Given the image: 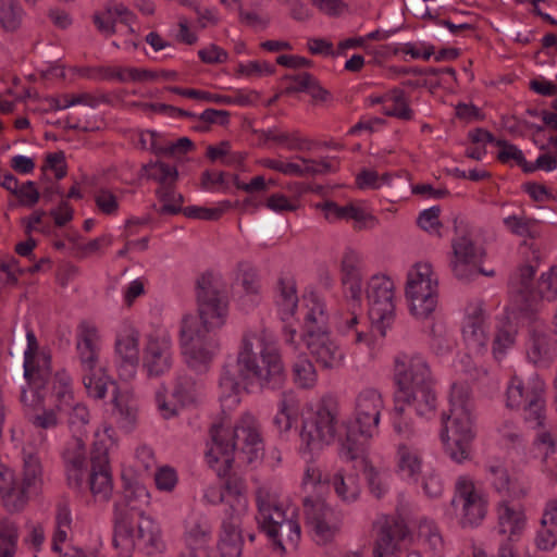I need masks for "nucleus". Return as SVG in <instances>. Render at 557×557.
<instances>
[{"instance_id": "obj_1", "label": "nucleus", "mask_w": 557, "mask_h": 557, "mask_svg": "<svg viewBox=\"0 0 557 557\" xmlns=\"http://www.w3.org/2000/svg\"><path fill=\"white\" fill-rule=\"evenodd\" d=\"M284 380L285 367L274 334L267 329L245 332L235 363L226 364L220 377L223 411L239 404L242 383L274 389L281 387Z\"/></svg>"}, {"instance_id": "obj_2", "label": "nucleus", "mask_w": 557, "mask_h": 557, "mask_svg": "<svg viewBox=\"0 0 557 557\" xmlns=\"http://www.w3.org/2000/svg\"><path fill=\"white\" fill-rule=\"evenodd\" d=\"M199 319L193 314L183 317L180 327V345L187 367L206 373L220 352V342L214 330L225 324L228 299L223 281L213 274H203L197 283Z\"/></svg>"}, {"instance_id": "obj_3", "label": "nucleus", "mask_w": 557, "mask_h": 557, "mask_svg": "<svg viewBox=\"0 0 557 557\" xmlns=\"http://www.w3.org/2000/svg\"><path fill=\"white\" fill-rule=\"evenodd\" d=\"M206 458L219 475H226L234 461V455L245 462L255 463L262 459L264 442L257 418L245 412L233 426L222 419L214 422L209 431Z\"/></svg>"}, {"instance_id": "obj_4", "label": "nucleus", "mask_w": 557, "mask_h": 557, "mask_svg": "<svg viewBox=\"0 0 557 557\" xmlns=\"http://www.w3.org/2000/svg\"><path fill=\"white\" fill-rule=\"evenodd\" d=\"M441 440L445 453L455 462L461 463L470 458L474 431V404L470 386L454 383L449 394V414L442 417Z\"/></svg>"}, {"instance_id": "obj_5", "label": "nucleus", "mask_w": 557, "mask_h": 557, "mask_svg": "<svg viewBox=\"0 0 557 557\" xmlns=\"http://www.w3.org/2000/svg\"><path fill=\"white\" fill-rule=\"evenodd\" d=\"M384 400L375 388H363L355 399V421L342 425L345 438H341L339 457L346 462L366 463L367 442L379 433Z\"/></svg>"}, {"instance_id": "obj_6", "label": "nucleus", "mask_w": 557, "mask_h": 557, "mask_svg": "<svg viewBox=\"0 0 557 557\" xmlns=\"http://www.w3.org/2000/svg\"><path fill=\"white\" fill-rule=\"evenodd\" d=\"M101 348L102 336L98 326L94 322L82 321L75 332V351L83 384L95 399L106 396L110 383V377L100 366Z\"/></svg>"}, {"instance_id": "obj_7", "label": "nucleus", "mask_w": 557, "mask_h": 557, "mask_svg": "<svg viewBox=\"0 0 557 557\" xmlns=\"http://www.w3.org/2000/svg\"><path fill=\"white\" fill-rule=\"evenodd\" d=\"M23 460V470L18 478L0 462V495L4 506L12 512L23 510L44 484L39 458L33 454H24Z\"/></svg>"}, {"instance_id": "obj_8", "label": "nucleus", "mask_w": 557, "mask_h": 557, "mask_svg": "<svg viewBox=\"0 0 557 557\" xmlns=\"http://www.w3.org/2000/svg\"><path fill=\"white\" fill-rule=\"evenodd\" d=\"M113 544L126 555L135 549L156 554L163 548L160 525L149 516L132 519L127 512L120 511L114 520Z\"/></svg>"}, {"instance_id": "obj_9", "label": "nucleus", "mask_w": 557, "mask_h": 557, "mask_svg": "<svg viewBox=\"0 0 557 557\" xmlns=\"http://www.w3.org/2000/svg\"><path fill=\"white\" fill-rule=\"evenodd\" d=\"M545 383L539 375L527 381L513 375L506 388V406L510 409L522 410L524 421L531 426H543L546 421Z\"/></svg>"}, {"instance_id": "obj_10", "label": "nucleus", "mask_w": 557, "mask_h": 557, "mask_svg": "<svg viewBox=\"0 0 557 557\" xmlns=\"http://www.w3.org/2000/svg\"><path fill=\"white\" fill-rule=\"evenodd\" d=\"M27 348L24 351V377L27 385L22 388L20 400L26 407L42 405L45 387L51 379L50 356L40 351L33 331L26 333Z\"/></svg>"}, {"instance_id": "obj_11", "label": "nucleus", "mask_w": 557, "mask_h": 557, "mask_svg": "<svg viewBox=\"0 0 557 557\" xmlns=\"http://www.w3.org/2000/svg\"><path fill=\"white\" fill-rule=\"evenodd\" d=\"M438 278L428 262L416 263L407 274L406 297L412 315L428 318L436 308Z\"/></svg>"}, {"instance_id": "obj_12", "label": "nucleus", "mask_w": 557, "mask_h": 557, "mask_svg": "<svg viewBox=\"0 0 557 557\" xmlns=\"http://www.w3.org/2000/svg\"><path fill=\"white\" fill-rule=\"evenodd\" d=\"M336 438L341 444V438H345V433L343 434L338 430V414L335 409L320 406L304 420L300 431L302 451L318 455Z\"/></svg>"}, {"instance_id": "obj_13", "label": "nucleus", "mask_w": 557, "mask_h": 557, "mask_svg": "<svg viewBox=\"0 0 557 557\" xmlns=\"http://www.w3.org/2000/svg\"><path fill=\"white\" fill-rule=\"evenodd\" d=\"M302 485L306 490L319 492L331 485L336 496L346 504L355 503L360 497L361 486L359 475L348 468H338L330 479H323L322 471L309 463L305 470Z\"/></svg>"}, {"instance_id": "obj_14", "label": "nucleus", "mask_w": 557, "mask_h": 557, "mask_svg": "<svg viewBox=\"0 0 557 557\" xmlns=\"http://www.w3.org/2000/svg\"><path fill=\"white\" fill-rule=\"evenodd\" d=\"M95 437L89 487L95 497L108 500L112 493L108 453L114 445V430L104 425L102 431L97 430L95 432Z\"/></svg>"}, {"instance_id": "obj_15", "label": "nucleus", "mask_w": 557, "mask_h": 557, "mask_svg": "<svg viewBox=\"0 0 557 557\" xmlns=\"http://www.w3.org/2000/svg\"><path fill=\"white\" fill-rule=\"evenodd\" d=\"M451 506L462 528H475L485 519L487 499L472 479L462 475L456 480Z\"/></svg>"}, {"instance_id": "obj_16", "label": "nucleus", "mask_w": 557, "mask_h": 557, "mask_svg": "<svg viewBox=\"0 0 557 557\" xmlns=\"http://www.w3.org/2000/svg\"><path fill=\"white\" fill-rule=\"evenodd\" d=\"M394 282L382 274L373 275L367 284L366 295L369 304V317L381 336L385 335L386 327L394 320Z\"/></svg>"}, {"instance_id": "obj_17", "label": "nucleus", "mask_w": 557, "mask_h": 557, "mask_svg": "<svg viewBox=\"0 0 557 557\" xmlns=\"http://www.w3.org/2000/svg\"><path fill=\"white\" fill-rule=\"evenodd\" d=\"M257 522L268 534H275V529L292 517H297L296 508L280 499L276 488L269 484L256 491Z\"/></svg>"}, {"instance_id": "obj_18", "label": "nucleus", "mask_w": 557, "mask_h": 557, "mask_svg": "<svg viewBox=\"0 0 557 557\" xmlns=\"http://www.w3.org/2000/svg\"><path fill=\"white\" fill-rule=\"evenodd\" d=\"M453 253L449 267L454 276L462 282L474 280L479 274L494 275V271L485 272L481 269L484 258L483 249L469 236H457L451 243Z\"/></svg>"}, {"instance_id": "obj_19", "label": "nucleus", "mask_w": 557, "mask_h": 557, "mask_svg": "<svg viewBox=\"0 0 557 557\" xmlns=\"http://www.w3.org/2000/svg\"><path fill=\"white\" fill-rule=\"evenodd\" d=\"M141 364L149 377H158L170 371L173 366V345L169 332L156 330L146 336Z\"/></svg>"}, {"instance_id": "obj_20", "label": "nucleus", "mask_w": 557, "mask_h": 557, "mask_svg": "<svg viewBox=\"0 0 557 557\" xmlns=\"http://www.w3.org/2000/svg\"><path fill=\"white\" fill-rule=\"evenodd\" d=\"M306 523L313 532L317 542L327 543L339 531V516L323 499L306 497L304 499Z\"/></svg>"}, {"instance_id": "obj_21", "label": "nucleus", "mask_w": 557, "mask_h": 557, "mask_svg": "<svg viewBox=\"0 0 557 557\" xmlns=\"http://www.w3.org/2000/svg\"><path fill=\"white\" fill-rule=\"evenodd\" d=\"M376 539L373 557H400V544L409 535L404 519L394 516H381L376 519Z\"/></svg>"}, {"instance_id": "obj_22", "label": "nucleus", "mask_w": 557, "mask_h": 557, "mask_svg": "<svg viewBox=\"0 0 557 557\" xmlns=\"http://www.w3.org/2000/svg\"><path fill=\"white\" fill-rule=\"evenodd\" d=\"M461 333L470 351L476 355L486 351L488 342L487 314L482 300H472L466 306Z\"/></svg>"}, {"instance_id": "obj_23", "label": "nucleus", "mask_w": 557, "mask_h": 557, "mask_svg": "<svg viewBox=\"0 0 557 557\" xmlns=\"http://www.w3.org/2000/svg\"><path fill=\"white\" fill-rule=\"evenodd\" d=\"M213 537V525L202 512H191L184 521V550L180 557H200L210 548Z\"/></svg>"}, {"instance_id": "obj_24", "label": "nucleus", "mask_w": 557, "mask_h": 557, "mask_svg": "<svg viewBox=\"0 0 557 557\" xmlns=\"http://www.w3.org/2000/svg\"><path fill=\"white\" fill-rule=\"evenodd\" d=\"M393 374L398 388L433 379L428 361L416 351L397 352L394 357Z\"/></svg>"}, {"instance_id": "obj_25", "label": "nucleus", "mask_w": 557, "mask_h": 557, "mask_svg": "<svg viewBox=\"0 0 557 557\" xmlns=\"http://www.w3.org/2000/svg\"><path fill=\"white\" fill-rule=\"evenodd\" d=\"M301 338L306 343L310 355L321 368L335 370L343 366L345 352L331 336L330 329L311 333Z\"/></svg>"}, {"instance_id": "obj_26", "label": "nucleus", "mask_w": 557, "mask_h": 557, "mask_svg": "<svg viewBox=\"0 0 557 557\" xmlns=\"http://www.w3.org/2000/svg\"><path fill=\"white\" fill-rule=\"evenodd\" d=\"M527 360L539 369H548L557 359V343L540 324L529 329L525 342Z\"/></svg>"}, {"instance_id": "obj_27", "label": "nucleus", "mask_w": 557, "mask_h": 557, "mask_svg": "<svg viewBox=\"0 0 557 557\" xmlns=\"http://www.w3.org/2000/svg\"><path fill=\"white\" fill-rule=\"evenodd\" d=\"M396 404L412 408L419 417L431 418L436 408L433 379L417 385L399 387L396 393Z\"/></svg>"}, {"instance_id": "obj_28", "label": "nucleus", "mask_w": 557, "mask_h": 557, "mask_svg": "<svg viewBox=\"0 0 557 557\" xmlns=\"http://www.w3.org/2000/svg\"><path fill=\"white\" fill-rule=\"evenodd\" d=\"M138 345L139 332L133 326H125L116 336L117 371L123 380L127 381L136 375L139 363Z\"/></svg>"}, {"instance_id": "obj_29", "label": "nucleus", "mask_w": 557, "mask_h": 557, "mask_svg": "<svg viewBox=\"0 0 557 557\" xmlns=\"http://www.w3.org/2000/svg\"><path fill=\"white\" fill-rule=\"evenodd\" d=\"M528 519L522 506L513 505L504 499L496 506V525L497 534L504 536L502 541L517 543L525 528Z\"/></svg>"}, {"instance_id": "obj_30", "label": "nucleus", "mask_w": 557, "mask_h": 557, "mask_svg": "<svg viewBox=\"0 0 557 557\" xmlns=\"http://www.w3.org/2000/svg\"><path fill=\"white\" fill-rule=\"evenodd\" d=\"M297 311L299 319L302 321L301 337L330 329L326 305L315 293L304 295Z\"/></svg>"}, {"instance_id": "obj_31", "label": "nucleus", "mask_w": 557, "mask_h": 557, "mask_svg": "<svg viewBox=\"0 0 557 557\" xmlns=\"http://www.w3.org/2000/svg\"><path fill=\"white\" fill-rule=\"evenodd\" d=\"M85 437L73 435L62 450V459L69 485L81 487L87 470Z\"/></svg>"}, {"instance_id": "obj_32", "label": "nucleus", "mask_w": 557, "mask_h": 557, "mask_svg": "<svg viewBox=\"0 0 557 557\" xmlns=\"http://www.w3.org/2000/svg\"><path fill=\"white\" fill-rule=\"evenodd\" d=\"M242 515L225 511L222 519L216 550L224 557H240L243 553Z\"/></svg>"}, {"instance_id": "obj_33", "label": "nucleus", "mask_w": 557, "mask_h": 557, "mask_svg": "<svg viewBox=\"0 0 557 557\" xmlns=\"http://www.w3.org/2000/svg\"><path fill=\"white\" fill-rule=\"evenodd\" d=\"M274 301L283 321L289 320L298 309V294L295 278L289 274H282L274 285Z\"/></svg>"}, {"instance_id": "obj_34", "label": "nucleus", "mask_w": 557, "mask_h": 557, "mask_svg": "<svg viewBox=\"0 0 557 557\" xmlns=\"http://www.w3.org/2000/svg\"><path fill=\"white\" fill-rule=\"evenodd\" d=\"M150 504V493L140 483H132L125 487L123 502L115 505L114 520L120 511L127 512L132 519L146 516L145 509Z\"/></svg>"}, {"instance_id": "obj_35", "label": "nucleus", "mask_w": 557, "mask_h": 557, "mask_svg": "<svg viewBox=\"0 0 557 557\" xmlns=\"http://www.w3.org/2000/svg\"><path fill=\"white\" fill-rule=\"evenodd\" d=\"M113 404L120 428L127 432L134 430L138 421L139 406L133 391L128 388L116 391Z\"/></svg>"}, {"instance_id": "obj_36", "label": "nucleus", "mask_w": 557, "mask_h": 557, "mask_svg": "<svg viewBox=\"0 0 557 557\" xmlns=\"http://www.w3.org/2000/svg\"><path fill=\"white\" fill-rule=\"evenodd\" d=\"M300 414L299 399L293 392L283 393L277 404V412L273 424L277 432L283 434L292 430Z\"/></svg>"}, {"instance_id": "obj_37", "label": "nucleus", "mask_w": 557, "mask_h": 557, "mask_svg": "<svg viewBox=\"0 0 557 557\" xmlns=\"http://www.w3.org/2000/svg\"><path fill=\"white\" fill-rule=\"evenodd\" d=\"M422 455L420 450L408 444H399L396 451L398 473L406 480L418 482L422 470Z\"/></svg>"}, {"instance_id": "obj_38", "label": "nucleus", "mask_w": 557, "mask_h": 557, "mask_svg": "<svg viewBox=\"0 0 557 557\" xmlns=\"http://www.w3.org/2000/svg\"><path fill=\"white\" fill-rule=\"evenodd\" d=\"M542 530L539 532L535 543L537 548L549 550L557 545V499L546 504L542 520Z\"/></svg>"}, {"instance_id": "obj_39", "label": "nucleus", "mask_w": 557, "mask_h": 557, "mask_svg": "<svg viewBox=\"0 0 557 557\" xmlns=\"http://www.w3.org/2000/svg\"><path fill=\"white\" fill-rule=\"evenodd\" d=\"M382 102L383 113L404 121L413 119V111L409 107L408 98L400 89H393L377 98Z\"/></svg>"}, {"instance_id": "obj_40", "label": "nucleus", "mask_w": 557, "mask_h": 557, "mask_svg": "<svg viewBox=\"0 0 557 557\" xmlns=\"http://www.w3.org/2000/svg\"><path fill=\"white\" fill-rule=\"evenodd\" d=\"M264 136L267 140L274 141L292 151H311L317 145L314 140L304 136L299 131L268 129Z\"/></svg>"}, {"instance_id": "obj_41", "label": "nucleus", "mask_w": 557, "mask_h": 557, "mask_svg": "<svg viewBox=\"0 0 557 557\" xmlns=\"http://www.w3.org/2000/svg\"><path fill=\"white\" fill-rule=\"evenodd\" d=\"M517 334V326L511 321L508 319L498 321L492 347L496 359H502L515 346Z\"/></svg>"}, {"instance_id": "obj_42", "label": "nucleus", "mask_w": 557, "mask_h": 557, "mask_svg": "<svg viewBox=\"0 0 557 557\" xmlns=\"http://www.w3.org/2000/svg\"><path fill=\"white\" fill-rule=\"evenodd\" d=\"M46 395H47V386L45 387L44 399L46 398ZM23 406L27 412L29 422L36 429L53 430L61 422V419L59 417V412L61 410H58L54 405L52 408L46 409L45 400L42 401V405L38 408H29V407H26L24 404H23Z\"/></svg>"}, {"instance_id": "obj_43", "label": "nucleus", "mask_w": 557, "mask_h": 557, "mask_svg": "<svg viewBox=\"0 0 557 557\" xmlns=\"http://www.w3.org/2000/svg\"><path fill=\"white\" fill-rule=\"evenodd\" d=\"M535 269L532 265H523L510 277V288L520 295L525 302L535 301V294L532 288V280Z\"/></svg>"}, {"instance_id": "obj_44", "label": "nucleus", "mask_w": 557, "mask_h": 557, "mask_svg": "<svg viewBox=\"0 0 557 557\" xmlns=\"http://www.w3.org/2000/svg\"><path fill=\"white\" fill-rule=\"evenodd\" d=\"M72 527V513L66 502H60L55 511V531L52 537V549L61 553V544L66 542Z\"/></svg>"}, {"instance_id": "obj_45", "label": "nucleus", "mask_w": 557, "mask_h": 557, "mask_svg": "<svg viewBox=\"0 0 557 557\" xmlns=\"http://www.w3.org/2000/svg\"><path fill=\"white\" fill-rule=\"evenodd\" d=\"M296 518L297 517H292L282 525H278L275 529V534H268L282 552L286 549L285 545H288L290 548H296L300 540V525Z\"/></svg>"}, {"instance_id": "obj_46", "label": "nucleus", "mask_w": 557, "mask_h": 557, "mask_svg": "<svg viewBox=\"0 0 557 557\" xmlns=\"http://www.w3.org/2000/svg\"><path fill=\"white\" fill-rule=\"evenodd\" d=\"M236 284L242 287L246 296L256 301L261 290L260 277L257 270L249 263H239Z\"/></svg>"}, {"instance_id": "obj_47", "label": "nucleus", "mask_w": 557, "mask_h": 557, "mask_svg": "<svg viewBox=\"0 0 557 557\" xmlns=\"http://www.w3.org/2000/svg\"><path fill=\"white\" fill-rule=\"evenodd\" d=\"M202 385L189 376H181L174 386L172 397L181 406L195 404L201 396Z\"/></svg>"}, {"instance_id": "obj_48", "label": "nucleus", "mask_w": 557, "mask_h": 557, "mask_svg": "<svg viewBox=\"0 0 557 557\" xmlns=\"http://www.w3.org/2000/svg\"><path fill=\"white\" fill-rule=\"evenodd\" d=\"M52 396L58 410H64L73 403L71 377L65 371L57 372L53 377Z\"/></svg>"}, {"instance_id": "obj_49", "label": "nucleus", "mask_w": 557, "mask_h": 557, "mask_svg": "<svg viewBox=\"0 0 557 557\" xmlns=\"http://www.w3.org/2000/svg\"><path fill=\"white\" fill-rule=\"evenodd\" d=\"M294 382L301 388H312L318 381L313 363L305 356L298 357L293 364Z\"/></svg>"}, {"instance_id": "obj_50", "label": "nucleus", "mask_w": 557, "mask_h": 557, "mask_svg": "<svg viewBox=\"0 0 557 557\" xmlns=\"http://www.w3.org/2000/svg\"><path fill=\"white\" fill-rule=\"evenodd\" d=\"M543 426H536L539 429L533 440V455L535 458H540L542 461L547 462L548 458L556 451V436Z\"/></svg>"}, {"instance_id": "obj_51", "label": "nucleus", "mask_w": 557, "mask_h": 557, "mask_svg": "<svg viewBox=\"0 0 557 557\" xmlns=\"http://www.w3.org/2000/svg\"><path fill=\"white\" fill-rule=\"evenodd\" d=\"M24 11L15 0H0V25L8 32L17 29Z\"/></svg>"}, {"instance_id": "obj_52", "label": "nucleus", "mask_w": 557, "mask_h": 557, "mask_svg": "<svg viewBox=\"0 0 557 557\" xmlns=\"http://www.w3.org/2000/svg\"><path fill=\"white\" fill-rule=\"evenodd\" d=\"M70 411L67 413L69 428L73 435L85 437L87 434L86 426L90 421V412L86 405L82 403H72L67 406Z\"/></svg>"}, {"instance_id": "obj_53", "label": "nucleus", "mask_w": 557, "mask_h": 557, "mask_svg": "<svg viewBox=\"0 0 557 557\" xmlns=\"http://www.w3.org/2000/svg\"><path fill=\"white\" fill-rule=\"evenodd\" d=\"M226 493L231 496L235 497V505H231V507L226 510L228 512H239L243 515L248 507V502L245 496L246 494V483L245 481L236 475L228 476L225 482Z\"/></svg>"}, {"instance_id": "obj_54", "label": "nucleus", "mask_w": 557, "mask_h": 557, "mask_svg": "<svg viewBox=\"0 0 557 557\" xmlns=\"http://www.w3.org/2000/svg\"><path fill=\"white\" fill-rule=\"evenodd\" d=\"M505 226L515 235L535 238L539 236V223L533 219L509 215L504 219Z\"/></svg>"}, {"instance_id": "obj_55", "label": "nucleus", "mask_w": 557, "mask_h": 557, "mask_svg": "<svg viewBox=\"0 0 557 557\" xmlns=\"http://www.w3.org/2000/svg\"><path fill=\"white\" fill-rule=\"evenodd\" d=\"M17 539L16 524L10 520L0 521V557H14Z\"/></svg>"}, {"instance_id": "obj_56", "label": "nucleus", "mask_w": 557, "mask_h": 557, "mask_svg": "<svg viewBox=\"0 0 557 557\" xmlns=\"http://www.w3.org/2000/svg\"><path fill=\"white\" fill-rule=\"evenodd\" d=\"M147 176L160 184V187L174 185L178 173L175 166L164 162H154L145 166Z\"/></svg>"}, {"instance_id": "obj_57", "label": "nucleus", "mask_w": 557, "mask_h": 557, "mask_svg": "<svg viewBox=\"0 0 557 557\" xmlns=\"http://www.w3.org/2000/svg\"><path fill=\"white\" fill-rule=\"evenodd\" d=\"M347 221H354L356 230H372L379 225V220L367 209L356 203L347 205Z\"/></svg>"}, {"instance_id": "obj_58", "label": "nucleus", "mask_w": 557, "mask_h": 557, "mask_svg": "<svg viewBox=\"0 0 557 557\" xmlns=\"http://www.w3.org/2000/svg\"><path fill=\"white\" fill-rule=\"evenodd\" d=\"M535 300L545 299L552 301L557 296V267L550 268L547 272L543 273L537 282L536 289L534 290Z\"/></svg>"}, {"instance_id": "obj_59", "label": "nucleus", "mask_w": 557, "mask_h": 557, "mask_svg": "<svg viewBox=\"0 0 557 557\" xmlns=\"http://www.w3.org/2000/svg\"><path fill=\"white\" fill-rule=\"evenodd\" d=\"M154 401L160 416L163 419H171L178 414L180 409L183 407L175 398L168 395V389L160 386L154 394Z\"/></svg>"}, {"instance_id": "obj_60", "label": "nucleus", "mask_w": 557, "mask_h": 557, "mask_svg": "<svg viewBox=\"0 0 557 557\" xmlns=\"http://www.w3.org/2000/svg\"><path fill=\"white\" fill-rule=\"evenodd\" d=\"M157 195L160 201L163 203L160 208V212L163 214H176L182 209L183 196L177 194L173 187H159Z\"/></svg>"}, {"instance_id": "obj_61", "label": "nucleus", "mask_w": 557, "mask_h": 557, "mask_svg": "<svg viewBox=\"0 0 557 557\" xmlns=\"http://www.w3.org/2000/svg\"><path fill=\"white\" fill-rule=\"evenodd\" d=\"M231 208L228 200L221 201L216 207L205 208L198 206H189L184 209V214L188 218L200 219L207 221L218 220L225 211Z\"/></svg>"}, {"instance_id": "obj_62", "label": "nucleus", "mask_w": 557, "mask_h": 557, "mask_svg": "<svg viewBox=\"0 0 557 557\" xmlns=\"http://www.w3.org/2000/svg\"><path fill=\"white\" fill-rule=\"evenodd\" d=\"M295 159L299 160L304 164H307L308 176L334 173L338 169V161L335 157L322 158L319 161L301 156H296Z\"/></svg>"}, {"instance_id": "obj_63", "label": "nucleus", "mask_w": 557, "mask_h": 557, "mask_svg": "<svg viewBox=\"0 0 557 557\" xmlns=\"http://www.w3.org/2000/svg\"><path fill=\"white\" fill-rule=\"evenodd\" d=\"M454 338L443 326H433L430 346L437 356H444L450 352L454 348Z\"/></svg>"}, {"instance_id": "obj_64", "label": "nucleus", "mask_w": 557, "mask_h": 557, "mask_svg": "<svg viewBox=\"0 0 557 557\" xmlns=\"http://www.w3.org/2000/svg\"><path fill=\"white\" fill-rule=\"evenodd\" d=\"M94 199L98 210L103 214L114 215L117 213L119 199L112 190L101 187L96 190Z\"/></svg>"}]
</instances>
